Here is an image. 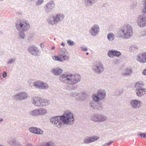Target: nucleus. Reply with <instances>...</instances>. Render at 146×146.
I'll return each instance as SVG.
<instances>
[{
  "instance_id": "obj_1",
  "label": "nucleus",
  "mask_w": 146,
  "mask_h": 146,
  "mask_svg": "<svg viewBox=\"0 0 146 146\" xmlns=\"http://www.w3.org/2000/svg\"><path fill=\"white\" fill-rule=\"evenodd\" d=\"M50 122L58 128H60L64 124L71 125L74 122V119L73 113L69 111L61 116H56L51 117Z\"/></svg>"
},
{
  "instance_id": "obj_2",
  "label": "nucleus",
  "mask_w": 146,
  "mask_h": 146,
  "mask_svg": "<svg viewBox=\"0 0 146 146\" xmlns=\"http://www.w3.org/2000/svg\"><path fill=\"white\" fill-rule=\"evenodd\" d=\"M81 80L80 75L78 74H63L60 77V80L61 82L70 85L74 84L80 82Z\"/></svg>"
},
{
  "instance_id": "obj_3",
  "label": "nucleus",
  "mask_w": 146,
  "mask_h": 146,
  "mask_svg": "<svg viewBox=\"0 0 146 146\" xmlns=\"http://www.w3.org/2000/svg\"><path fill=\"white\" fill-rule=\"evenodd\" d=\"M15 24L16 28L20 32L19 38L24 39L25 38L24 32L26 31L30 27L28 21L26 20L17 21Z\"/></svg>"
},
{
  "instance_id": "obj_4",
  "label": "nucleus",
  "mask_w": 146,
  "mask_h": 146,
  "mask_svg": "<svg viewBox=\"0 0 146 146\" xmlns=\"http://www.w3.org/2000/svg\"><path fill=\"white\" fill-rule=\"evenodd\" d=\"M144 86L143 82L140 81L136 82L134 85L135 92L137 96L138 97L143 96L146 92V89L143 87Z\"/></svg>"
},
{
  "instance_id": "obj_5",
  "label": "nucleus",
  "mask_w": 146,
  "mask_h": 146,
  "mask_svg": "<svg viewBox=\"0 0 146 146\" xmlns=\"http://www.w3.org/2000/svg\"><path fill=\"white\" fill-rule=\"evenodd\" d=\"M123 34V37L124 39L129 38L132 36L133 34V29L131 26L129 25H124L121 29Z\"/></svg>"
},
{
  "instance_id": "obj_6",
  "label": "nucleus",
  "mask_w": 146,
  "mask_h": 146,
  "mask_svg": "<svg viewBox=\"0 0 146 146\" xmlns=\"http://www.w3.org/2000/svg\"><path fill=\"white\" fill-rule=\"evenodd\" d=\"M108 117L103 114L94 113L91 116V120L95 122L100 123L106 121Z\"/></svg>"
},
{
  "instance_id": "obj_7",
  "label": "nucleus",
  "mask_w": 146,
  "mask_h": 146,
  "mask_svg": "<svg viewBox=\"0 0 146 146\" xmlns=\"http://www.w3.org/2000/svg\"><path fill=\"white\" fill-rule=\"evenodd\" d=\"M90 105L92 108L99 111H102L104 108L103 105L99 100L96 101L93 100L90 103Z\"/></svg>"
},
{
  "instance_id": "obj_8",
  "label": "nucleus",
  "mask_w": 146,
  "mask_h": 146,
  "mask_svg": "<svg viewBox=\"0 0 146 146\" xmlns=\"http://www.w3.org/2000/svg\"><path fill=\"white\" fill-rule=\"evenodd\" d=\"M92 69L96 73L100 74L103 71L104 67L101 62L97 61L93 66Z\"/></svg>"
},
{
  "instance_id": "obj_9",
  "label": "nucleus",
  "mask_w": 146,
  "mask_h": 146,
  "mask_svg": "<svg viewBox=\"0 0 146 146\" xmlns=\"http://www.w3.org/2000/svg\"><path fill=\"white\" fill-rule=\"evenodd\" d=\"M28 51L33 55L36 56H39L41 52L37 47L33 45L29 47Z\"/></svg>"
},
{
  "instance_id": "obj_10",
  "label": "nucleus",
  "mask_w": 146,
  "mask_h": 146,
  "mask_svg": "<svg viewBox=\"0 0 146 146\" xmlns=\"http://www.w3.org/2000/svg\"><path fill=\"white\" fill-rule=\"evenodd\" d=\"M55 3L53 0H50L44 7V11L46 13L51 12L55 8Z\"/></svg>"
},
{
  "instance_id": "obj_11",
  "label": "nucleus",
  "mask_w": 146,
  "mask_h": 146,
  "mask_svg": "<svg viewBox=\"0 0 146 146\" xmlns=\"http://www.w3.org/2000/svg\"><path fill=\"white\" fill-rule=\"evenodd\" d=\"M106 95V93L104 90H99L98 91L96 94L94 95L93 99L96 101L103 100L105 98Z\"/></svg>"
},
{
  "instance_id": "obj_12",
  "label": "nucleus",
  "mask_w": 146,
  "mask_h": 146,
  "mask_svg": "<svg viewBox=\"0 0 146 146\" xmlns=\"http://www.w3.org/2000/svg\"><path fill=\"white\" fill-rule=\"evenodd\" d=\"M130 105L132 108L134 109H138L141 107L142 103L140 100H133L130 101Z\"/></svg>"
},
{
  "instance_id": "obj_13",
  "label": "nucleus",
  "mask_w": 146,
  "mask_h": 146,
  "mask_svg": "<svg viewBox=\"0 0 146 146\" xmlns=\"http://www.w3.org/2000/svg\"><path fill=\"white\" fill-rule=\"evenodd\" d=\"M28 97V95L25 92H20L15 95L14 99L19 100H22L27 99Z\"/></svg>"
},
{
  "instance_id": "obj_14",
  "label": "nucleus",
  "mask_w": 146,
  "mask_h": 146,
  "mask_svg": "<svg viewBox=\"0 0 146 146\" xmlns=\"http://www.w3.org/2000/svg\"><path fill=\"white\" fill-rule=\"evenodd\" d=\"M100 31L99 26L95 24L93 26L90 30V33L92 35L95 36L98 34Z\"/></svg>"
},
{
  "instance_id": "obj_15",
  "label": "nucleus",
  "mask_w": 146,
  "mask_h": 146,
  "mask_svg": "<svg viewBox=\"0 0 146 146\" xmlns=\"http://www.w3.org/2000/svg\"><path fill=\"white\" fill-rule=\"evenodd\" d=\"M139 20L138 22V25L140 27H143L146 25V16L145 15H140L139 17Z\"/></svg>"
},
{
  "instance_id": "obj_16",
  "label": "nucleus",
  "mask_w": 146,
  "mask_h": 146,
  "mask_svg": "<svg viewBox=\"0 0 146 146\" xmlns=\"http://www.w3.org/2000/svg\"><path fill=\"white\" fill-rule=\"evenodd\" d=\"M64 16L62 14L58 13L55 16H53L55 24H57L58 22L62 21L64 19Z\"/></svg>"
},
{
  "instance_id": "obj_17",
  "label": "nucleus",
  "mask_w": 146,
  "mask_h": 146,
  "mask_svg": "<svg viewBox=\"0 0 146 146\" xmlns=\"http://www.w3.org/2000/svg\"><path fill=\"white\" fill-rule=\"evenodd\" d=\"M137 61L141 63H146V52H144L137 56Z\"/></svg>"
},
{
  "instance_id": "obj_18",
  "label": "nucleus",
  "mask_w": 146,
  "mask_h": 146,
  "mask_svg": "<svg viewBox=\"0 0 146 146\" xmlns=\"http://www.w3.org/2000/svg\"><path fill=\"white\" fill-rule=\"evenodd\" d=\"M121 55L120 52L114 50H110L108 53V55L110 58H112L113 56L119 57Z\"/></svg>"
},
{
  "instance_id": "obj_19",
  "label": "nucleus",
  "mask_w": 146,
  "mask_h": 146,
  "mask_svg": "<svg viewBox=\"0 0 146 146\" xmlns=\"http://www.w3.org/2000/svg\"><path fill=\"white\" fill-rule=\"evenodd\" d=\"M29 131L31 132L37 134H42L43 131L41 129L36 127H31L29 128Z\"/></svg>"
},
{
  "instance_id": "obj_20",
  "label": "nucleus",
  "mask_w": 146,
  "mask_h": 146,
  "mask_svg": "<svg viewBox=\"0 0 146 146\" xmlns=\"http://www.w3.org/2000/svg\"><path fill=\"white\" fill-rule=\"evenodd\" d=\"M99 139L96 136L92 137H87L85 138L84 141L85 143L88 144L96 141Z\"/></svg>"
},
{
  "instance_id": "obj_21",
  "label": "nucleus",
  "mask_w": 146,
  "mask_h": 146,
  "mask_svg": "<svg viewBox=\"0 0 146 146\" xmlns=\"http://www.w3.org/2000/svg\"><path fill=\"white\" fill-rule=\"evenodd\" d=\"M59 53L60 56L63 58L65 61H69V58L68 56L66 55L67 51L65 49L61 48L60 50Z\"/></svg>"
},
{
  "instance_id": "obj_22",
  "label": "nucleus",
  "mask_w": 146,
  "mask_h": 146,
  "mask_svg": "<svg viewBox=\"0 0 146 146\" xmlns=\"http://www.w3.org/2000/svg\"><path fill=\"white\" fill-rule=\"evenodd\" d=\"M98 0H84V4L86 7L92 6L95 4Z\"/></svg>"
},
{
  "instance_id": "obj_23",
  "label": "nucleus",
  "mask_w": 146,
  "mask_h": 146,
  "mask_svg": "<svg viewBox=\"0 0 146 146\" xmlns=\"http://www.w3.org/2000/svg\"><path fill=\"white\" fill-rule=\"evenodd\" d=\"M41 98L36 97L35 96L32 98V100L33 101V104L35 106H39L40 103V102Z\"/></svg>"
},
{
  "instance_id": "obj_24",
  "label": "nucleus",
  "mask_w": 146,
  "mask_h": 146,
  "mask_svg": "<svg viewBox=\"0 0 146 146\" xmlns=\"http://www.w3.org/2000/svg\"><path fill=\"white\" fill-rule=\"evenodd\" d=\"M51 72L55 75H59L62 72V70L60 68H56L52 69Z\"/></svg>"
},
{
  "instance_id": "obj_25",
  "label": "nucleus",
  "mask_w": 146,
  "mask_h": 146,
  "mask_svg": "<svg viewBox=\"0 0 146 146\" xmlns=\"http://www.w3.org/2000/svg\"><path fill=\"white\" fill-rule=\"evenodd\" d=\"M9 143L11 146H21L20 142L14 139L10 140Z\"/></svg>"
},
{
  "instance_id": "obj_26",
  "label": "nucleus",
  "mask_w": 146,
  "mask_h": 146,
  "mask_svg": "<svg viewBox=\"0 0 146 146\" xmlns=\"http://www.w3.org/2000/svg\"><path fill=\"white\" fill-rule=\"evenodd\" d=\"M132 72V71L131 69L127 68L124 70L122 74L123 76H128L131 74Z\"/></svg>"
},
{
  "instance_id": "obj_27",
  "label": "nucleus",
  "mask_w": 146,
  "mask_h": 146,
  "mask_svg": "<svg viewBox=\"0 0 146 146\" xmlns=\"http://www.w3.org/2000/svg\"><path fill=\"white\" fill-rule=\"evenodd\" d=\"M49 101L45 99H41L39 107H41L47 105L48 104V102Z\"/></svg>"
},
{
  "instance_id": "obj_28",
  "label": "nucleus",
  "mask_w": 146,
  "mask_h": 146,
  "mask_svg": "<svg viewBox=\"0 0 146 146\" xmlns=\"http://www.w3.org/2000/svg\"><path fill=\"white\" fill-rule=\"evenodd\" d=\"M115 36L112 33H110L107 35V38L108 40L110 41L113 40Z\"/></svg>"
},
{
  "instance_id": "obj_29",
  "label": "nucleus",
  "mask_w": 146,
  "mask_h": 146,
  "mask_svg": "<svg viewBox=\"0 0 146 146\" xmlns=\"http://www.w3.org/2000/svg\"><path fill=\"white\" fill-rule=\"evenodd\" d=\"M29 113L32 116H38V110H35L31 111Z\"/></svg>"
},
{
  "instance_id": "obj_30",
  "label": "nucleus",
  "mask_w": 146,
  "mask_h": 146,
  "mask_svg": "<svg viewBox=\"0 0 146 146\" xmlns=\"http://www.w3.org/2000/svg\"><path fill=\"white\" fill-rule=\"evenodd\" d=\"M40 83L41 84H40V88L46 89L48 88V86L46 83H44L42 81Z\"/></svg>"
},
{
  "instance_id": "obj_31",
  "label": "nucleus",
  "mask_w": 146,
  "mask_h": 146,
  "mask_svg": "<svg viewBox=\"0 0 146 146\" xmlns=\"http://www.w3.org/2000/svg\"><path fill=\"white\" fill-rule=\"evenodd\" d=\"M38 110V115H43L47 113L46 110L44 109H41L40 110Z\"/></svg>"
},
{
  "instance_id": "obj_32",
  "label": "nucleus",
  "mask_w": 146,
  "mask_h": 146,
  "mask_svg": "<svg viewBox=\"0 0 146 146\" xmlns=\"http://www.w3.org/2000/svg\"><path fill=\"white\" fill-rule=\"evenodd\" d=\"M41 81L40 80L37 81L33 83L34 86L36 88H40V84Z\"/></svg>"
},
{
  "instance_id": "obj_33",
  "label": "nucleus",
  "mask_w": 146,
  "mask_h": 146,
  "mask_svg": "<svg viewBox=\"0 0 146 146\" xmlns=\"http://www.w3.org/2000/svg\"><path fill=\"white\" fill-rule=\"evenodd\" d=\"M34 35L33 33L30 34L29 35V37L27 40V41L28 43L31 42L33 40Z\"/></svg>"
},
{
  "instance_id": "obj_34",
  "label": "nucleus",
  "mask_w": 146,
  "mask_h": 146,
  "mask_svg": "<svg viewBox=\"0 0 146 146\" xmlns=\"http://www.w3.org/2000/svg\"><path fill=\"white\" fill-rule=\"evenodd\" d=\"M136 49H138V47L136 45H132L129 48V51L130 52H134Z\"/></svg>"
},
{
  "instance_id": "obj_35",
  "label": "nucleus",
  "mask_w": 146,
  "mask_h": 146,
  "mask_svg": "<svg viewBox=\"0 0 146 146\" xmlns=\"http://www.w3.org/2000/svg\"><path fill=\"white\" fill-rule=\"evenodd\" d=\"M53 59L55 60L58 61L59 62H61L62 61L61 57L58 56H54L53 57Z\"/></svg>"
},
{
  "instance_id": "obj_36",
  "label": "nucleus",
  "mask_w": 146,
  "mask_h": 146,
  "mask_svg": "<svg viewBox=\"0 0 146 146\" xmlns=\"http://www.w3.org/2000/svg\"><path fill=\"white\" fill-rule=\"evenodd\" d=\"M85 94L83 93V94H79V97L78 100H84L86 97L85 96H84Z\"/></svg>"
},
{
  "instance_id": "obj_37",
  "label": "nucleus",
  "mask_w": 146,
  "mask_h": 146,
  "mask_svg": "<svg viewBox=\"0 0 146 146\" xmlns=\"http://www.w3.org/2000/svg\"><path fill=\"white\" fill-rule=\"evenodd\" d=\"M138 135L141 138H146V133H142L140 132Z\"/></svg>"
},
{
  "instance_id": "obj_38",
  "label": "nucleus",
  "mask_w": 146,
  "mask_h": 146,
  "mask_svg": "<svg viewBox=\"0 0 146 146\" xmlns=\"http://www.w3.org/2000/svg\"><path fill=\"white\" fill-rule=\"evenodd\" d=\"M16 60L15 58H11L8 60L7 63L9 64L13 63Z\"/></svg>"
},
{
  "instance_id": "obj_39",
  "label": "nucleus",
  "mask_w": 146,
  "mask_h": 146,
  "mask_svg": "<svg viewBox=\"0 0 146 146\" xmlns=\"http://www.w3.org/2000/svg\"><path fill=\"white\" fill-rule=\"evenodd\" d=\"M47 21L50 25H53L54 24H55L54 19H53V20L52 21L50 19H48L47 20Z\"/></svg>"
},
{
  "instance_id": "obj_40",
  "label": "nucleus",
  "mask_w": 146,
  "mask_h": 146,
  "mask_svg": "<svg viewBox=\"0 0 146 146\" xmlns=\"http://www.w3.org/2000/svg\"><path fill=\"white\" fill-rule=\"evenodd\" d=\"M67 43L69 45L71 46H73L74 44V42L70 40H67Z\"/></svg>"
},
{
  "instance_id": "obj_41",
  "label": "nucleus",
  "mask_w": 146,
  "mask_h": 146,
  "mask_svg": "<svg viewBox=\"0 0 146 146\" xmlns=\"http://www.w3.org/2000/svg\"><path fill=\"white\" fill-rule=\"evenodd\" d=\"M33 79H29L28 81V83L29 84V85L30 86H32V84L34 82H33Z\"/></svg>"
},
{
  "instance_id": "obj_42",
  "label": "nucleus",
  "mask_w": 146,
  "mask_h": 146,
  "mask_svg": "<svg viewBox=\"0 0 146 146\" xmlns=\"http://www.w3.org/2000/svg\"><path fill=\"white\" fill-rule=\"evenodd\" d=\"M44 2V0H38L37 2L36 3V5H40L42 4Z\"/></svg>"
},
{
  "instance_id": "obj_43",
  "label": "nucleus",
  "mask_w": 146,
  "mask_h": 146,
  "mask_svg": "<svg viewBox=\"0 0 146 146\" xmlns=\"http://www.w3.org/2000/svg\"><path fill=\"white\" fill-rule=\"evenodd\" d=\"M145 8L142 10L143 13L146 14V0H145L144 3Z\"/></svg>"
},
{
  "instance_id": "obj_44",
  "label": "nucleus",
  "mask_w": 146,
  "mask_h": 146,
  "mask_svg": "<svg viewBox=\"0 0 146 146\" xmlns=\"http://www.w3.org/2000/svg\"><path fill=\"white\" fill-rule=\"evenodd\" d=\"M3 78H5L7 76V73L6 72H4L2 74Z\"/></svg>"
},
{
  "instance_id": "obj_45",
  "label": "nucleus",
  "mask_w": 146,
  "mask_h": 146,
  "mask_svg": "<svg viewBox=\"0 0 146 146\" xmlns=\"http://www.w3.org/2000/svg\"><path fill=\"white\" fill-rule=\"evenodd\" d=\"M71 94V96H72L73 97H75L76 96H78V95H79V94H78V93L76 92L75 93H72Z\"/></svg>"
},
{
  "instance_id": "obj_46",
  "label": "nucleus",
  "mask_w": 146,
  "mask_h": 146,
  "mask_svg": "<svg viewBox=\"0 0 146 146\" xmlns=\"http://www.w3.org/2000/svg\"><path fill=\"white\" fill-rule=\"evenodd\" d=\"M113 142V141H110V142H109L106 143V145H104V146H107V145L108 146L109 145L111 144Z\"/></svg>"
},
{
  "instance_id": "obj_47",
  "label": "nucleus",
  "mask_w": 146,
  "mask_h": 146,
  "mask_svg": "<svg viewBox=\"0 0 146 146\" xmlns=\"http://www.w3.org/2000/svg\"><path fill=\"white\" fill-rule=\"evenodd\" d=\"M80 48L81 49V50L82 51H87L88 50V49H87V48H85V47H81Z\"/></svg>"
},
{
  "instance_id": "obj_48",
  "label": "nucleus",
  "mask_w": 146,
  "mask_h": 146,
  "mask_svg": "<svg viewBox=\"0 0 146 146\" xmlns=\"http://www.w3.org/2000/svg\"><path fill=\"white\" fill-rule=\"evenodd\" d=\"M143 75H146V68L143 70Z\"/></svg>"
},
{
  "instance_id": "obj_49",
  "label": "nucleus",
  "mask_w": 146,
  "mask_h": 146,
  "mask_svg": "<svg viewBox=\"0 0 146 146\" xmlns=\"http://www.w3.org/2000/svg\"><path fill=\"white\" fill-rule=\"evenodd\" d=\"M40 46L42 48H43L44 47L43 43H41L40 44Z\"/></svg>"
},
{
  "instance_id": "obj_50",
  "label": "nucleus",
  "mask_w": 146,
  "mask_h": 146,
  "mask_svg": "<svg viewBox=\"0 0 146 146\" xmlns=\"http://www.w3.org/2000/svg\"><path fill=\"white\" fill-rule=\"evenodd\" d=\"M16 14L17 15H20L22 14V12L21 11L18 12Z\"/></svg>"
},
{
  "instance_id": "obj_51",
  "label": "nucleus",
  "mask_w": 146,
  "mask_h": 146,
  "mask_svg": "<svg viewBox=\"0 0 146 146\" xmlns=\"http://www.w3.org/2000/svg\"><path fill=\"white\" fill-rule=\"evenodd\" d=\"M25 146H34L32 144H31V143H28Z\"/></svg>"
},
{
  "instance_id": "obj_52",
  "label": "nucleus",
  "mask_w": 146,
  "mask_h": 146,
  "mask_svg": "<svg viewBox=\"0 0 146 146\" xmlns=\"http://www.w3.org/2000/svg\"><path fill=\"white\" fill-rule=\"evenodd\" d=\"M61 45L62 46H65V44L64 43L62 42L61 44Z\"/></svg>"
},
{
  "instance_id": "obj_53",
  "label": "nucleus",
  "mask_w": 146,
  "mask_h": 146,
  "mask_svg": "<svg viewBox=\"0 0 146 146\" xmlns=\"http://www.w3.org/2000/svg\"><path fill=\"white\" fill-rule=\"evenodd\" d=\"M55 48V46H53L52 48V50H54Z\"/></svg>"
},
{
  "instance_id": "obj_54",
  "label": "nucleus",
  "mask_w": 146,
  "mask_h": 146,
  "mask_svg": "<svg viewBox=\"0 0 146 146\" xmlns=\"http://www.w3.org/2000/svg\"><path fill=\"white\" fill-rule=\"evenodd\" d=\"M3 121V119H0V122H2Z\"/></svg>"
},
{
  "instance_id": "obj_55",
  "label": "nucleus",
  "mask_w": 146,
  "mask_h": 146,
  "mask_svg": "<svg viewBox=\"0 0 146 146\" xmlns=\"http://www.w3.org/2000/svg\"><path fill=\"white\" fill-rule=\"evenodd\" d=\"M3 78H1V75H0V80H2Z\"/></svg>"
},
{
  "instance_id": "obj_56",
  "label": "nucleus",
  "mask_w": 146,
  "mask_h": 146,
  "mask_svg": "<svg viewBox=\"0 0 146 146\" xmlns=\"http://www.w3.org/2000/svg\"><path fill=\"white\" fill-rule=\"evenodd\" d=\"M105 5V3H104L103 4V6L104 7Z\"/></svg>"
},
{
  "instance_id": "obj_57",
  "label": "nucleus",
  "mask_w": 146,
  "mask_h": 146,
  "mask_svg": "<svg viewBox=\"0 0 146 146\" xmlns=\"http://www.w3.org/2000/svg\"><path fill=\"white\" fill-rule=\"evenodd\" d=\"M86 55H88L89 54V53L88 52H87L86 53Z\"/></svg>"
},
{
  "instance_id": "obj_58",
  "label": "nucleus",
  "mask_w": 146,
  "mask_h": 146,
  "mask_svg": "<svg viewBox=\"0 0 146 146\" xmlns=\"http://www.w3.org/2000/svg\"><path fill=\"white\" fill-rule=\"evenodd\" d=\"M0 146H4L0 144Z\"/></svg>"
},
{
  "instance_id": "obj_59",
  "label": "nucleus",
  "mask_w": 146,
  "mask_h": 146,
  "mask_svg": "<svg viewBox=\"0 0 146 146\" xmlns=\"http://www.w3.org/2000/svg\"><path fill=\"white\" fill-rule=\"evenodd\" d=\"M56 38H54V40H56Z\"/></svg>"
}]
</instances>
